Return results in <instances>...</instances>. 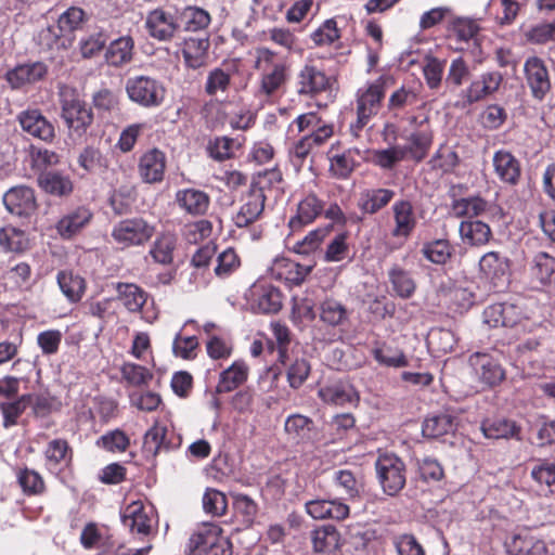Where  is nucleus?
Segmentation results:
<instances>
[{
  "instance_id": "nucleus-14",
  "label": "nucleus",
  "mask_w": 555,
  "mask_h": 555,
  "mask_svg": "<svg viewBox=\"0 0 555 555\" xmlns=\"http://www.w3.org/2000/svg\"><path fill=\"white\" fill-rule=\"evenodd\" d=\"M393 228L391 236L403 242L408 241L417 225V218L413 205L406 199L395 202L391 207Z\"/></svg>"
},
{
  "instance_id": "nucleus-38",
  "label": "nucleus",
  "mask_w": 555,
  "mask_h": 555,
  "mask_svg": "<svg viewBox=\"0 0 555 555\" xmlns=\"http://www.w3.org/2000/svg\"><path fill=\"white\" fill-rule=\"evenodd\" d=\"M39 186L54 196H66L73 191V182L68 176L53 170H44L38 176Z\"/></svg>"
},
{
  "instance_id": "nucleus-39",
  "label": "nucleus",
  "mask_w": 555,
  "mask_h": 555,
  "mask_svg": "<svg viewBox=\"0 0 555 555\" xmlns=\"http://www.w3.org/2000/svg\"><path fill=\"white\" fill-rule=\"evenodd\" d=\"M116 292L118 300L129 312H140L146 304L147 294L133 283H117Z\"/></svg>"
},
{
  "instance_id": "nucleus-17",
  "label": "nucleus",
  "mask_w": 555,
  "mask_h": 555,
  "mask_svg": "<svg viewBox=\"0 0 555 555\" xmlns=\"http://www.w3.org/2000/svg\"><path fill=\"white\" fill-rule=\"evenodd\" d=\"M504 547L509 555H545V543L531 535L526 529L513 532L504 540Z\"/></svg>"
},
{
  "instance_id": "nucleus-13",
  "label": "nucleus",
  "mask_w": 555,
  "mask_h": 555,
  "mask_svg": "<svg viewBox=\"0 0 555 555\" xmlns=\"http://www.w3.org/2000/svg\"><path fill=\"white\" fill-rule=\"evenodd\" d=\"M331 86V78L319 67L306 63L296 77V88L300 95H317L326 91Z\"/></svg>"
},
{
  "instance_id": "nucleus-28",
  "label": "nucleus",
  "mask_w": 555,
  "mask_h": 555,
  "mask_svg": "<svg viewBox=\"0 0 555 555\" xmlns=\"http://www.w3.org/2000/svg\"><path fill=\"white\" fill-rule=\"evenodd\" d=\"M492 164L498 178L506 184L516 185L520 179V163L508 151L499 150L493 154Z\"/></svg>"
},
{
  "instance_id": "nucleus-41",
  "label": "nucleus",
  "mask_w": 555,
  "mask_h": 555,
  "mask_svg": "<svg viewBox=\"0 0 555 555\" xmlns=\"http://www.w3.org/2000/svg\"><path fill=\"white\" fill-rule=\"evenodd\" d=\"M209 41L207 38H189L182 50L184 63L189 68L197 69L206 64Z\"/></svg>"
},
{
  "instance_id": "nucleus-33",
  "label": "nucleus",
  "mask_w": 555,
  "mask_h": 555,
  "mask_svg": "<svg viewBox=\"0 0 555 555\" xmlns=\"http://www.w3.org/2000/svg\"><path fill=\"white\" fill-rule=\"evenodd\" d=\"M395 197V191L390 189H366L360 193L359 209L366 215H374L386 207Z\"/></svg>"
},
{
  "instance_id": "nucleus-15",
  "label": "nucleus",
  "mask_w": 555,
  "mask_h": 555,
  "mask_svg": "<svg viewBox=\"0 0 555 555\" xmlns=\"http://www.w3.org/2000/svg\"><path fill=\"white\" fill-rule=\"evenodd\" d=\"M179 27L180 24L176 17L163 9L149 12L145 18V28L149 35L159 41H170Z\"/></svg>"
},
{
  "instance_id": "nucleus-54",
  "label": "nucleus",
  "mask_w": 555,
  "mask_h": 555,
  "mask_svg": "<svg viewBox=\"0 0 555 555\" xmlns=\"http://www.w3.org/2000/svg\"><path fill=\"white\" fill-rule=\"evenodd\" d=\"M457 153L450 146L441 145L433 155L429 164L434 170H440L442 173L452 172L459 165Z\"/></svg>"
},
{
  "instance_id": "nucleus-46",
  "label": "nucleus",
  "mask_w": 555,
  "mask_h": 555,
  "mask_svg": "<svg viewBox=\"0 0 555 555\" xmlns=\"http://www.w3.org/2000/svg\"><path fill=\"white\" fill-rule=\"evenodd\" d=\"M0 246L7 251L20 254L29 248V240L24 231L8 225L0 229Z\"/></svg>"
},
{
  "instance_id": "nucleus-48",
  "label": "nucleus",
  "mask_w": 555,
  "mask_h": 555,
  "mask_svg": "<svg viewBox=\"0 0 555 555\" xmlns=\"http://www.w3.org/2000/svg\"><path fill=\"white\" fill-rule=\"evenodd\" d=\"M287 79V66H275L271 72L261 74L259 94L266 98L275 95Z\"/></svg>"
},
{
  "instance_id": "nucleus-26",
  "label": "nucleus",
  "mask_w": 555,
  "mask_h": 555,
  "mask_svg": "<svg viewBox=\"0 0 555 555\" xmlns=\"http://www.w3.org/2000/svg\"><path fill=\"white\" fill-rule=\"evenodd\" d=\"M166 156L158 149L145 152L139 160V175L146 183L160 182L164 179Z\"/></svg>"
},
{
  "instance_id": "nucleus-58",
  "label": "nucleus",
  "mask_w": 555,
  "mask_h": 555,
  "mask_svg": "<svg viewBox=\"0 0 555 555\" xmlns=\"http://www.w3.org/2000/svg\"><path fill=\"white\" fill-rule=\"evenodd\" d=\"M251 188H259L262 194L267 191L278 196L283 192V176L280 169L272 168L259 173L256 182L250 184Z\"/></svg>"
},
{
  "instance_id": "nucleus-16",
  "label": "nucleus",
  "mask_w": 555,
  "mask_h": 555,
  "mask_svg": "<svg viewBox=\"0 0 555 555\" xmlns=\"http://www.w3.org/2000/svg\"><path fill=\"white\" fill-rule=\"evenodd\" d=\"M222 535V529L215 522H203L194 530L185 545V555H206Z\"/></svg>"
},
{
  "instance_id": "nucleus-7",
  "label": "nucleus",
  "mask_w": 555,
  "mask_h": 555,
  "mask_svg": "<svg viewBox=\"0 0 555 555\" xmlns=\"http://www.w3.org/2000/svg\"><path fill=\"white\" fill-rule=\"evenodd\" d=\"M250 310L255 313H278L282 308L281 291L266 281L254 283L246 295Z\"/></svg>"
},
{
  "instance_id": "nucleus-30",
  "label": "nucleus",
  "mask_w": 555,
  "mask_h": 555,
  "mask_svg": "<svg viewBox=\"0 0 555 555\" xmlns=\"http://www.w3.org/2000/svg\"><path fill=\"white\" fill-rule=\"evenodd\" d=\"M92 212L86 206H79L64 215L56 223V231L63 238H72L92 219Z\"/></svg>"
},
{
  "instance_id": "nucleus-37",
  "label": "nucleus",
  "mask_w": 555,
  "mask_h": 555,
  "mask_svg": "<svg viewBox=\"0 0 555 555\" xmlns=\"http://www.w3.org/2000/svg\"><path fill=\"white\" fill-rule=\"evenodd\" d=\"M57 285L70 304H77L85 295L86 280L70 270H62L56 275Z\"/></svg>"
},
{
  "instance_id": "nucleus-47",
  "label": "nucleus",
  "mask_w": 555,
  "mask_h": 555,
  "mask_svg": "<svg viewBox=\"0 0 555 555\" xmlns=\"http://www.w3.org/2000/svg\"><path fill=\"white\" fill-rule=\"evenodd\" d=\"M46 465L49 470L55 472L62 464L70 460V449L66 440L54 439L50 441L44 451Z\"/></svg>"
},
{
  "instance_id": "nucleus-5",
  "label": "nucleus",
  "mask_w": 555,
  "mask_h": 555,
  "mask_svg": "<svg viewBox=\"0 0 555 555\" xmlns=\"http://www.w3.org/2000/svg\"><path fill=\"white\" fill-rule=\"evenodd\" d=\"M126 92L132 102L146 108L159 106L166 95V89L160 81L143 75L129 78Z\"/></svg>"
},
{
  "instance_id": "nucleus-63",
  "label": "nucleus",
  "mask_w": 555,
  "mask_h": 555,
  "mask_svg": "<svg viewBox=\"0 0 555 555\" xmlns=\"http://www.w3.org/2000/svg\"><path fill=\"white\" fill-rule=\"evenodd\" d=\"M446 297L450 306L456 312H463L468 310L475 301V295L468 288L462 286H453L448 289Z\"/></svg>"
},
{
  "instance_id": "nucleus-55",
  "label": "nucleus",
  "mask_w": 555,
  "mask_h": 555,
  "mask_svg": "<svg viewBox=\"0 0 555 555\" xmlns=\"http://www.w3.org/2000/svg\"><path fill=\"white\" fill-rule=\"evenodd\" d=\"M406 158L402 145H392L384 150L373 152V163L382 169L390 170L398 163Z\"/></svg>"
},
{
  "instance_id": "nucleus-20",
  "label": "nucleus",
  "mask_w": 555,
  "mask_h": 555,
  "mask_svg": "<svg viewBox=\"0 0 555 555\" xmlns=\"http://www.w3.org/2000/svg\"><path fill=\"white\" fill-rule=\"evenodd\" d=\"M48 74L46 63L37 61L21 64L5 74V80L12 89H20L26 85L42 80Z\"/></svg>"
},
{
  "instance_id": "nucleus-24",
  "label": "nucleus",
  "mask_w": 555,
  "mask_h": 555,
  "mask_svg": "<svg viewBox=\"0 0 555 555\" xmlns=\"http://www.w3.org/2000/svg\"><path fill=\"white\" fill-rule=\"evenodd\" d=\"M324 210L323 202L313 193L307 194L297 206V212L288 221L293 232L312 223Z\"/></svg>"
},
{
  "instance_id": "nucleus-50",
  "label": "nucleus",
  "mask_w": 555,
  "mask_h": 555,
  "mask_svg": "<svg viewBox=\"0 0 555 555\" xmlns=\"http://www.w3.org/2000/svg\"><path fill=\"white\" fill-rule=\"evenodd\" d=\"M167 428L155 423L144 435L142 451L146 459L155 457L162 449H167L165 442Z\"/></svg>"
},
{
  "instance_id": "nucleus-11",
  "label": "nucleus",
  "mask_w": 555,
  "mask_h": 555,
  "mask_svg": "<svg viewBox=\"0 0 555 555\" xmlns=\"http://www.w3.org/2000/svg\"><path fill=\"white\" fill-rule=\"evenodd\" d=\"M524 74L532 96L543 100L552 86L544 61L538 56L528 57L524 64Z\"/></svg>"
},
{
  "instance_id": "nucleus-35",
  "label": "nucleus",
  "mask_w": 555,
  "mask_h": 555,
  "mask_svg": "<svg viewBox=\"0 0 555 555\" xmlns=\"http://www.w3.org/2000/svg\"><path fill=\"white\" fill-rule=\"evenodd\" d=\"M311 543L315 553L331 555L340 545V533L332 525H323L311 531Z\"/></svg>"
},
{
  "instance_id": "nucleus-6",
  "label": "nucleus",
  "mask_w": 555,
  "mask_h": 555,
  "mask_svg": "<svg viewBox=\"0 0 555 555\" xmlns=\"http://www.w3.org/2000/svg\"><path fill=\"white\" fill-rule=\"evenodd\" d=\"M411 132L405 137L408 145H402L405 155L415 162H422L428 154L434 141V131L431 129L429 117L411 116L409 117Z\"/></svg>"
},
{
  "instance_id": "nucleus-1",
  "label": "nucleus",
  "mask_w": 555,
  "mask_h": 555,
  "mask_svg": "<svg viewBox=\"0 0 555 555\" xmlns=\"http://www.w3.org/2000/svg\"><path fill=\"white\" fill-rule=\"evenodd\" d=\"M387 80L388 78L386 76H379L374 81L358 89L356 93L357 118L349 127L353 138H359L362 130L369 125L372 118L378 114L385 98Z\"/></svg>"
},
{
  "instance_id": "nucleus-31",
  "label": "nucleus",
  "mask_w": 555,
  "mask_h": 555,
  "mask_svg": "<svg viewBox=\"0 0 555 555\" xmlns=\"http://www.w3.org/2000/svg\"><path fill=\"white\" fill-rule=\"evenodd\" d=\"M134 41L130 36L113 40L105 50V61L109 66L122 67L133 60Z\"/></svg>"
},
{
  "instance_id": "nucleus-64",
  "label": "nucleus",
  "mask_w": 555,
  "mask_h": 555,
  "mask_svg": "<svg viewBox=\"0 0 555 555\" xmlns=\"http://www.w3.org/2000/svg\"><path fill=\"white\" fill-rule=\"evenodd\" d=\"M313 307L308 299H293L291 320L298 328L306 327L308 322L314 319Z\"/></svg>"
},
{
  "instance_id": "nucleus-45",
  "label": "nucleus",
  "mask_w": 555,
  "mask_h": 555,
  "mask_svg": "<svg viewBox=\"0 0 555 555\" xmlns=\"http://www.w3.org/2000/svg\"><path fill=\"white\" fill-rule=\"evenodd\" d=\"M39 44L48 50H65L73 41V37L68 36L59 25H51L43 28L38 35Z\"/></svg>"
},
{
  "instance_id": "nucleus-9",
  "label": "nucleus",
  "mask_w": 555,
  "mask_h": 555,
  "mask_svg": "<svg viewBox=\"0 0 555 555\" xmlns=\"http://www.w3.org/2000/svg\"><path fill=\"white\" fill-rule=\"evenodd\" d=\"M121 522L132 534L147 537L154 525V512L152 507H145L142 502L134 501L121 511Z\"/></svg>"
},
{
  "instance_id": "nucleus-34",
  "label": "nucleus",
  "mask_w": 555,
  "mask_h": 555,
  "mask_svg": "<svg viewBox=\"0 0 555 555\" xmlns=\"http://www.w3.org/2000/svg\"><path fill=\"white\" fill-rule=\"evenodd\" d=\"M487 209V201L479 195L454 198L450 205L452 216L464 220H477Z\"/></svg>"
},
{
  "instance_id": "nucleus-21",
  "label": "nucleus",
  "mask_w": 555,
  "mask_h": 555,
  "mask_svg": "<svg viewBox=\"0 0 555 555\" xmlns=\"http://www.w3.org/2000/svg\"><path fill=\"white\" fill-rule=\"evenodd\" d=\"M175 202L183 212L197 217L208 211L210 197L199 189L185 188L176 192Z\"/></svg>"
},
{
  "instance_id": "nucleus-29",
  "label": "nucleus",
  "mask_w": 555,
  "mask_h": 555,
  "mask_svg": "<svg viewBox=\"0 0 555 555\" xmlns=\"http://www.w3.org/2000/svg\"><path fill=\"white\" fill-rule=\"evenodd\" d=\"M460 238L464 245L482 247L492 238V231L488 223L477 220H462L459 225Z\"/></svg>"
},
{
  "instance_id": "nucleus-25",
  "label": "nucleus",
  "mask_w": 555,
  "mask_h": 555,
  "mask_svg": "<svg viewBox=\"0 0 555 555\" xmlns=\"http://www.w3.org/2000/svg\"><path fill=\"white\" fill-rule=\"evenodd\" d=\"M502 80L503 77L499 72L485 73L470 82L468 88L462 92V96L468 104L478 102L494 93L500 88Z\"/></svg>"
},
{
  "instance_id": "nucleus-43",
  "label": "nucleus",
  "mask_w": 555,
  "mask_h": 555,
  "mask_svg": "<svg viewBox=\"0 0 555 555\" xmlns=\"http://www.w3.org/2000/svg\"><path fill=\"white\" fill-rule=\"evenodd\" d=\"M177 245V237L171 232L160 233L153 243L150 255L155 262L170 264L173 261V251Z\"/></svg>"
},
{
  "instance_id": "nucleus-57",
  "label": "nucleus",
  "mask_w": 555,
  "mask_h": 555,
  "mask_svg": "<svg viewBox=\"0 0 555 555\" xmlns=\"http://www.w3.org/2000/svg\"><path fill=\"white\" fill-rule=\"evenodd\" d=\"M532 275L542 284L548 283L555 276V258L544 251L533 258Z\"/></svg>"
},
{
  "instance_id": "nucleus-10",
  "label": "nucleus",
  "mask_w": 555,
  "mask_h": 555,
  "mask_svg": "<svg viewBox=\"0 0 555 555\" xmlns=\"http://www.w3.org/2000/svg\"><path fill=\"white\" fill-rule=\"evenodd\" d=\"M469 363L478 379L487 386H496L505 378L500 360L491 353L475 352L469 357Z\"/></svg>"
},
{
  "instance_id": "nucleus-51",
  "label": "nucleus",
  "mask_w": 555,
  "mask_h": 555,
  "mask_svg": "<svg viewBox=\"0 0 555 555\" xmlns=\"http://www.w3.org/2000/svg\"><path fill=\"white\" fill-rule=\"evenodd\" d=\"M333 230V225H324L310 231L302 240L294 245V251L300 255H309L320 248Z\"/></svg>"
},
{
  "instance_id": "nucleus-2",
  "label": "nucleus",
  "mask_w": 555,
  "mask_h": 555,
  "mask_svg": "<svg viewBox=\"0 0 555 555\" xmlns=\"http://www.w3.org/2000/svg\"><path fill=\"white\" fill-rule=\"evenodd\" d=\"M155 231V224L142 217H133L114 224L112 237L121 249H126L145 245L153 237Z\"/></svg>"
},
{
  "instance_id": "nucleus-49",
  "label": "nucleus",
  "mask_w": 555,
  "mask_h": 555,
  "mask_svg": "<svg viewBox=\"0 0 555 555\" xmlns=\"http://www.w3.org/2000/svg\"><path fill=\"white\" fill-rule=\"evenodd\" d=\"M389 281L396 294L401 298H410L415 289L416 283L411 273L399 266H393L388 272Z\"/></svg>"
},
{
  "instance_id": "nucleus-61",
  "label": "nucleus",
  "mask_w": 555,
  "mask_h": 555,
  "mask_svg": "<svg viewBox=\"0 0 555 555\" xmlns=\"http://www.w3.org/2000/svg\"><path fill=\"white\" fill-rule=\"evenodd\" d=\"M96 444L108 452L121 453L128 449L130 439L125 431L114 429L102 435L96 441Z\"/></svg>"
},
{
  "instance_id": "nucleus-4",
  "label": "nucleus",
  "mask_w": 555,
  "mask_h": 555,
  "mask_svg": "<svg viewBox=\"0 0 555 555\" xmlns=\"http://www.w3.org/2000/svg\"><path fill=\"white\" fill-rule=\"evenodd\" d=\"M61 105L62 118L69 131L79 137L86 133L93 122V114L74 89L66 88L61 92Z\"/></svg>"
},
{
  "instance_id": "nucleus-52",
  "label": "nucleus",
  "mask_w": 555,
  "mask_h": 555,
  "mask_svg": "<svg viewBox=\"0 0 555 555\" xmlns=\"http://www.w3.org/2000/svg\"><path fill=\"white\" fill-rule=\"evenodd\" d=\"M454 430L452 416L440 414L425 418L422 434L426 438L436 439Z\"/></svg>"
},
{
  "instance_id": "nucleus-12",
  "label": "nucleus",
  "mask_w": 555,
  "mask_h": 555,
  "mask_svg": "<svg viewBox=\"0 0 555 555\" xmlns=\"http://www.w3.org/2000/svg\"><path fill=\"white\" fill-rule=\"evenodd\" d=\"M267 194H262L259 188H249L246 194L242 196V204L233 218L236 227L245 228L257 221L263 210Z\"/></svg>"
},
{
  "instance_id": "nucleus-60",
  "label": "nucleus",
  "mask_w": 555,
  "mask_h": 555,
  "mask_svg": "<svg viewBox=\"0 0 555 555\" xmlns=\"http://www.w3.org/2000/svg\"><path fill=\"white\" fill-rule=\"evenodd\" d=\"M198 349V339L196 336H182L181 331L175 335L172 341V353L183 360H193L196 358Z\"/></svg>"
},
{
  "instance_id": "nucleus-3",
  "label": "nucleus",
  "mask_w": 555,
  "mask_h": 555,
  "mask_svg": "<svg viewBox=\"0 0 555 555\" xmlns=\"http://www.w3.org/2000/svg\"><path fill=\"white\" fill-rule=\"evenodd\" d=\"M377 480L383 491L396 495L405 486L406 467L401 457L395 453H380L375 462Z\"/></svg>"
},
{
  "instance_id": "nucleus-44",
  "label": "nucleus",
  "mask_w": 555,
  "mask_h": 555,
  "mask_svg": "<svg viewBox=\"0 0 555 555\" xmlns=\"http://www.w3.org/2000/svg\"><path fill=\"white\" fill-rule=\"evenodd\" d=\"M179 21L185 31L196 33L209 26L211 16L199 7L189 5L179 13Z\"/></svg>"
},
{
  "instance_id": "nucleus-42",
  "label": "nucleus",
  "mask_w": 555,
  "mask_h": 555,
  "mask_svg": "<svg viewBox=\"0 0 555 555\" xmlns=\"http://www.w3.org/2000/svg\"><path fill=\"white\" fill-rule=\"evenodd\" d=\"M454 247L447 238H436L423 243L421 248L422 256L434 264L443 266L453 256Z\"/></svg>"
},
{
  "instance_id": "nucleus-40",
  "label": "nucleus",
  "mask_w": 555,
  "mask_h": 555,
  "mask_svg": "<svg viewBox=\"0 0 555 555\" xmlns=\"http://www.w3.org/2000/svg\"><path fill=\"white\" fill-rule=\"evenodd\" d=\"M481 430L488 439H520V427L505 418L487 420L481 424Z\"/></svg>"
},
{
  "instance_id": "nucleus-27",
  "label": "nucleus",
  "mask_w": 555,
  "mask_h": 555,
  "mask_svg": "<svg viewBox=\"0 0 555 555\" xmlns=\"http://www.w3.org/2000/svg\"><path fill=\"white\" fill-rule=\"evenodd\" d=\"M312 271V266L301 264L287 258L275 259L272 272L275 279L289 286H299Z\"/></svg>"
},
{
  "instance_id": "nucleus-18",
  "label": "nucleus",
  "mask_w": 555,
  "mask_h": 555,
  "mask_svg": "<svg viewBox=\"0 0 555 555\" xmlns=\"http://www.w3.org/2000/svg\"><path fill=\"white\" fill-rule=\"evenodd\" d=\"M3 204L8 211L16 216H29L36 209L34 190L26 185H17L3 195Z\"/></svg>"
},
{
  "instance_id": "nucleus-59",
  "label": "nucleus",
  "mask_w": 555,
  "mask_h": 555,
  "mask_svg": "<svg viewBox=\"0 0 555 555\" xmlns=\"http://www.w3.org/2000/svg\"><path fill=\"white\" fill-rule=\"evenodd\" d=\"M330 162V171L337 179H347L356 167V159L351 150L332 156Z\"/></svg>"
},
{
  "instance_id": "nucleus-53",
  "label": "nucleus",
  "mask_w": 555,
  "mask_h": 555,
  "mask_svg": "<svg viewBox=\"0 0 555 555\" xmlns=\"http://www.w3.org/2000/svg\"><path fill=\"white\" fill-rule=\"evenodd\" d=\"M312 428V420L301 414L289 415L284 424L286 434L295 441L309 439Z\"/></svg>"
},
{
  "instance_id": "nucleus-22",
  "label": "nucleus",
  "mask_w": 555,
  "mask_h": 555,
  "mask_svg": "<svg viewBox=\"0 0 555 555\" xmlns=\"http://www.w3.org/2000/svg\"><path fill=\"white\" fill-rule=\"evenodd\" d=\"M509 267V259L500 251H488L479 260L480 272L495 286L507 280Z\"/></svg>"
},
{
  "instance_id": "nucleus-19",
  "label": "nucleus",
  "mask_w": 555,
  "mask_h": 555,
  "mask_svg": "<svg viewBox=\"0 0 555 555\" xmlns=\"http://www.w3.org/2000/svg\"><path fill=\"white\" fill-rule=\"evenodd\" d=\"M307 514L317 520H344L349 516L350 508L339 500L314 499L305 503Z\"/></svg>"
},
{
  "instance_id": "nucleus-23",
  "label": "nucleus",
  "mask_w": 555,
  "mask_h": 555,
  "mask_svg": "<svg viewBox=\"0 0 555 555\" xmlns=\"http://www.w3.org/2000/svg\"><path fill=\"white\" fill-rule=\"evenodd\" d=\"M22 129L28 134L42 141H51L54 138L53 125L38 109H27L18 115Z\"/></svg>"
},
{
  "instance_id": "nucleus-36",
  "label": "nucleus",
  "mask_w": 555,
  "mask_h": 555,
  "mask_svg": "<svg viewBox=\"0 0 555 555\" xmlns=\"http://www.w3.org/2000/svg\"><path fill=\"white\" fill-rule=\"evenodd\" d=\"M319 315L327 326L338 327L348 323L350 312L341 301L326 297L319 305Z\"/></svg>"
},
{
  "instance_id": "nucleus-62",
  "label": "nucleus",
  "mask_w": 555,
  "mask_h": 555,
  "mask_svg": "<svg viewBox=\"0 0 555 555\" xmlns=\"http://www.w3.org/2000/svg\"><path fill=\"white\" fill-rule=\"evenodd\" d=\"M347 241L348 234L346 232L335 235L327 244L324 260L326 262H339L346 259L349 254V244Z\"/></svg>"
},
{
  "instance_id": "nucleus-32",
  "label": "nucleus",
  "mask_w": 555,
  "mask_h": 555,
  "mask_svg": "<svg viewBox=\"0 0 555 555\" xmlns=\"http://www.w3.org/2000/svg\"><path fill=\"white\" fill-rule=\"evenodd\" d=\"M248 373L249 367L244 361H234L228 369L220 373L216 392L225 393L236 389L247 380Z\"/></svg>"
},
{
  "instance_id": "nucleus-8",
  "label": "nucleus",
  "mask_w": 555,
  "mask_h": 555,
  "mask_svg": "<svg viewBox=\"0 0 555 555\" xmlns=\"http://www.w3.org/2000/svg\"><path fill=\"white\" fill-rule=\"evenodd\" d=\"M318 397L325 404L336 406L356 405L360 400L358 391L347 378L327 379L320 386Z\"/></svg>"
},
{
  "instance_id": "nucleus-56",
  "label": "nucleus",
  "mask_w": 555,
  "mask_h": 555,
  "mask_svg": "<svg viewBox=\"0 0 555 555\" xmlns=\"http://www.w3.org/2000/svg\"><path fill=\"white\" fill-rule=\"evenodd\" d=\"M530 476L538 485L545 487L547 492L555 494V463L538 461Z\"/></svg>"
}]
</instances>
